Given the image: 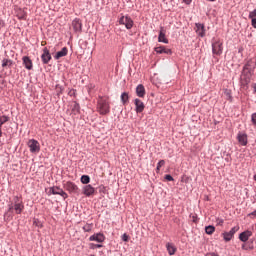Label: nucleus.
I'll list each match as a JSON object with an SVG mask.
<instances>
[{
    "label": "nucleus",
    "instance_id": "obj_24",
    "mask_svg": "<svg viewBox=\"0 0 256 256\" xmlns=\"http://www.w3.org/2000/svg\"><path fill=\"white\" fill-rule=\"evenodd\" d=\"M81 183H83V185H89V183L91 182V178L89 177V175H83L80 178Z\"/></svg>",
    "mask_w": 256,
    "mask_h": 256
},
{
    "label": "nucleus",
    "instance_id": "obj_46",
    "mask_svg": "<svg viewBox=\"0 0 256 256\" xmlns=\"http://www.w3.org/2000/svg\"><path fill=\"white\" fill-rule=\"evenodd\" d=\"M193 221H194V223L197 221V220L195 219V217H193Z\"/></svg>",
    "mask_w": 256,
    "mask_h": 256
},
{
    "label": "nucleus",
    "instance_id": "obj_21",
    "mask_svg": "<svg viewBox=\"0 0 256 256\" xmlns=\"http://www.w3.org/2000/svg\"><path fill=\"white\" fill-rule=\"evenodd\" d=\"M166 249H167L169 255H174L175 253H177V247H175V245H173V243L168 242L166 244Z\"/></svg>",
    "mask_w": 256,
    "mask_h": 256
},
{
    "label": "nucleus",
    "instance_id": "obj_39",
    "mask_svg": "<svg viewBox=\"0 0 256 256\" xmlns=\"http://www.w3.org/2000/svg\"><path fill=\"white\" fill-rule=\"evenodd\" d=\"M183 3H186V5H191V0H182Z\"/></svg>",
    "mask_w": 256,
    "mask_h": 256
},
{
    "label": "nucleus",
    "instance_id": "obj_22",
    "mask_svg": "<svg viewBox=\"0 0 256 256\" xmlns=\"http://www.w3.org/2000/svg\"><path fill=\"white\" fill-rule=\"evenodd\" d=\"M67 53H69V50L67 47H64L61 49V51H58L55 55V59H61V57H66Z\"/></svg>",
    "mask_w": 256,
    "mask_h": 256
},
{
    "label": "nucleus",
    "instance_id": "obj_13",
    "mask_svg": "<svg viewBox=\"0 0 256 256\" xmlns=\"http://www.w3.org/2000/svg\"><path fill=\"white\" fill-rule=\"evenodd\" d=\"M135 107H136V113H143L145 110V104L140 99L136 98L134 100Z\"/></svg>",
    "mask_w": 256,
    "mask_h": 256
},
{
    "label": "nucleus",
    "instance_id": "obj_35",
    "mask_svg": "<svg viewBox=\"0 0 256 256\" xmlns=\"http://www.w3.org/2000/svg\"><path fill=\"white\" fill-rule=\"evenodd\" d=\"M165 179H166V181H173V176L167 174V175H165Z\"/></svg>",
    "mask_w": 256,
    "mask_h": 256
},
{
    "label": "nucleus",
    "instance_id": "obj_36",
    "mask_svg": "<svg viewBox=\"0 0 256 256\" xmlns=\"http://www.w3.org/2000/svg\"><path fill=\"white\" fill-rule=\"evenodd\" d=\"M122 241H125V242L129 241V236L127 234H123Z\"/></svg>",
    "mask_w": 256,
    "mask_h": 256
},
{
    "label": "nucleus",
    "instance_id": "obj_15",
    "mask_svg": "<svg viewBox=\"0 0 256 256\" xmlns=\"http://www.w3.org/2000/svg\"><path fill=\"white\" fill-rule=\"evenodd\" d=\"M253 235V232L246 230L244 232H242L239 235V239L240 241H242L243 243H246V241H249V237H251Z\"/></svg>",
    "mask_w": 256,
    "mask_h": 256
},
{
    "label": "nucleus",
    "instance_id": "obj_16",
    "mask_svg": "<svg viewBox=\"0 0 256 256\" xmlns=\"http://www.w3.org/2000/svg\"><path fill=\"white\" fill-rule=\"evenodd\" d=\"M158 42L159 43H169V39L165 37V29L163 27L160 28L159 36H158Z\"/></svg>",
    "mask_w": 256,
    "mask_h": 256
},
{
    "label": "nucleus",
    "instance_id": "obj_18",
    "mask_svg": "<svg viewBox=\"0 0 256 256\" xmlns=\"http://www.w3.org/2000/svg\"><path fill=\"white\" fill-rule=\"evenodd\" d=\"M237 140L240 143V145H247V134L239 133L237 136Z\"/></svg>",
    "mask_w": 256,
    "mask_h": 256
},
{
    "label": "nucleus",
    "instance_id": "obj_32",
    "mask_svg": "<svg viewBox=\"0 0 256 256\" xmlns=\"http://www.w3.org/2000/svg\"><path fill=\"white\" fill-rule=\"evenodd\" d=\"M101 247H103L101 244H90V249H101Z\"/></svg>",
    "mask_w": 256,
    "mask_h": 256
},
{
    "label": "nucleus",
    "instance_id": "obj_10",
    "mask_svg": "<svg viewBox=\"0 0 256 256\" xmlns=\"http://www.w3.org/2000/svg\"><path fill=\"white\" fill-rule=\"evenodd\" d=\"M72 27L76 33H81V31H83V23H81L79 18L72 21Z\"/></svg>",
    "mask_w": 256,
    "mask_h": 256
},
{
    "label": "nucleus",
    "instance_id": "obj_30",
    "mask_svg": "<svg viewBox=\"0 0 256 256\" xmlns=\"http://www.w3.org/2000/svg\"><path fill=\"white\" fill-rule=\"evenodd\" d=\"M11 65H13V61H11L9 59H4L2 61V67H11Z\"/></svg>",
    "mask_w": 256,
    "mask_h": 256
},
{
    "label": "nucleus",
    "instance_id": "obj_5",
    "mask_svg": "<svg viewBox=\"0 0 256 256\" xmlns=\"http://www.w3.org/2000/svg\"><path fill=\"white\" fill-rule=\"evenodd\" d=\"M237 231H239V226H234L229 232H223L221 236L226 243H229V241L235 237V233H237Z\"/></svg>",
    "mask_w": 256,
    "mask_h": 256
},
{
    "label": "nucleus",
    "instance_id": "obj_6",
    "mask_svg": "<svg viewBox=\"0 0 256 256\" xmlns=\"http://www.w3.org/2000/svg\"><path fill=\"white\" fill-rule=\"evenodd\" d=\"M212 53H213V55H222V53H223V42L221 40H216L212 44Z\"/></svg>",
    "mask_w": 256,
    "mask_h": 256
},
{
    "label": "nucleus",
    "instance_id": "obj_48",
    "mask_svg": "<svg viewBox=\"0 0 256 256\" xmlns=\"http://www.w3.org/2000/svg\"><path fill=\"white\" fill-rule=\"evenodd\" d=\"M254 180L256 181V174L254 175Z\"/></svg>",
    "mask_w": 256,
    "mask_h": 256
},
{
    "label": "nucleus",
    "instance_id": "obj_8",
    "mask_svg": "<svg viewBox=\"0 0 256 256\" xmlns=\"http://www.w3.org/2000/svg\"><path fill=\"white\" fill-rule=\"evenodd\" d=\"M64 189L70 193H79V187L71 181L64 183Z\"/></svg>",
    "mask_w": 256,
    "mask_h": 256
},
{
    "label": "nucleus",
    "instance_id": "obj_45",
    "mask_svg": "<svg viewBox=\"0 0 256 256\" xmlns=\"http://www.w3.org/2000/svg\"><path fill=\"white\" fill-rule=\"evenodd\" d=\"M250 215H254L256 217V210L252 212Z\"/></svg>",
    "mask_w": 256,
    "mask_h": 256
},
{
    "label": "nucleus",
    "instance_id": "obj_40",
    "mask_svg": "<svg viewBox=\"0 0 256 256\" xmlns=\"http://www.w3.org/2000/svg\"><path fill=\"white\" fill-rule=\"evenodd\" d=\"M4 23H3V20H0V29H2V27H4Z\"/></svg>",
    "mask_w": 256,
    "mask_h": 256
},
{
    "label": "nucleus",
    "instance_id": "obj_2",
    "mask_svg": "<svg viewBox=\"0 0 256 256\" xmlns=\"http://www.w3.org/2000/svg\"><path fill=\"white\" fill-rule=\"evenodd\" d=\"M24 209L25 205L23 204V200L21 199V197L15 196L11 203L8 205V212L6 213V215H9V213L21 215Z\"/></svg>",
    "mask_w": 256,
    "mask_h": 256
},
{
    "label": "nucleus",
    "instance_id": "obj_28",
    "mask_svg": "<svg viewBox=\"0 0 256 256\" xmlns=\"http://www.w3.org/2000/svg\"><path fill=\"white\" fill-rule=\"evenodd\" d=\"M83 231L85 233H91L93 231V224H86L83 226Z\"/></svg>",
    "mask_w": 256,
    "mask_h": 256
},
{
    "label": "nucleus",
    "instance_id": "obj_47",
    "mask_svg": "<svg viewBox=\"0 0 256 256\" xmlns=\"http://www.w3.org/2000/svg\"><path fill=\"white\" fill-rule=\"evenodd\" d=\"M193 221H194V223L197 221V220L195 219V217H193Z\"/></svg>",
    "mask_w": 256,
    "mask_h": 256
},
{
    "label": "nucleus",
    "instance_id": "obj_1",
    "mask_svg": "<svg viewBox=\"0 0 256 256\" xmlns=\"http://www.w3.org/2000/svg\"><path fill=\"white\" fill-rule=\"evenodd\" d=\"M256 58L250 59L243 68L242 75L240 77L241 87L247 89V85L251 83V77L255 73Z\"/></svg>",
    "mask_w": 256,
    "mask_h": 256
},
{
    "label": "nucleus",
    "instance_id": "obj_33",
    "mask_svg": "<svg viewBox=\"0 0 256 256\" xmlns=\"http://www.w3.org/2000/svg\"><path fill=\"white\" fill-rule=\"evenodd\" d=\"M249 19H252V21H253V19H256L255 17H256V9H254L253 11H251L250 13H249Z\"/></svg>",
    "mask_w": 256,
    "mask_h": 256
},
{
    "label": "nucleus",
    "instance_id": "obj_4",
    "mask_svg": "<svg viewBox=\"0 0 256 256\" xmlns=\"http://www.w3.org/2000/svg\"><path fill=\"white\" fill-rule=\"evenodd\" d=\"M27 145L30 149V153H34L36 155L41 151V144H39V141L35 139L28 140Z\"/></svg>",
    "mask_w": 256,
    "mask_h": 256
},
{
    "label": "nucleus",
    "instance_id": "obj_9",
    "mask_svg": "<svg viewBox=\"0 0 256 256\" xmlns=\"http://www.w3.org/2000/svg\"><path fill=\"white\" fill-rule=\"evenodd\" d=\"M82 193L86 197H91L92 195H95V188L91 186V184H87L82 188Z\"/></svg>",
    "mask_w": 256,
    "mask_h": 256
},
{
    "label": "nucleus",
    "instance_id": "obj_43",
    "mask_svg": "<svg viewBox=\"0 0 256 256\" xmlns=\"http://www.w3.org/2000/svg\"><path fill=\"white\" fill-rule=\"evenodd\" d=\"M1 127L2 126H0V137H2V135H3V131H1Z\"/></svg>",
    "mask_w": 256,
    "mask_h": 256
},
{
    "label": "nucleus",
    "instance_id": "obj_26",
    "mask_svg": "<svg viewBox=\"0 0 256 256\" xmlns=\"http://www.w3.org/2000/svg\"><path fill=\"white\" fill-rule=\"evenodd\" d=\"M121 101H122L123 105H125L127 103V101H129V93L123 92L121 94Z\"/></svg>",
    "mask_w": 256,
    "mask_h": 256
},
{
    "label": "nucleus",
    "instance_id": "obj_42",
    "mask_svg": "<svg viewBox=\"0 0 256 256\" xmlns=\"http://www.w3.org/2000/svg\"><path fill=\"white\" fill-rule=\"evenodd\" d=\"M254 93H256V84H253Z\"/></svg>",
    "mask_w": 256,
    "mask_h": 256
},
{
    "label": "nucleus",
    "instance_id": "obj_3",
    "mask_svg": "<svg viewBox=\"0 0 256 256\" xmlns=\"http://www.w3.org/2000/svg\"><path fill=\"white\" fill-rule=\"evenodd\" d=\"M97 111L100 115H109L111 112L109 101L103 97H100L97 102Z\"/></svg>",
    "mask_w": 256,
    "mask_h": 256
},
{
    "label": "nucleus",
    "instance_id": "obj_19",
    "mask_svg": "<svg viewBox=\"0 0 256 256\" xmlns=\"http://www.w3.org/2000/svg\"><path fill=\"white\" fill-rule=\"evenodd\" d=\"M196 33L200 37H205V26L203 24H196Z\"/></svg>",
    "mask_w": 256,
    "mask_h": 256
},
{
    "label": "nucleus",
    "instance_id": "obj_27",
    "mask_svg": "<svg viewBox=\"0 0 256 256\" xmlns=\"http://www.w3.org/2000/svg\"><path fill=\"white\" fill-rule=\"evenodd\" d=\"M50 191H51L52 195H60V193L63 191V189H61L59 187H52V188H50Z\"/></svg>",
    "mask_w": 256,
    "mask_h": 256
},
{
    "label": "nucleus",
    "instance_id": "obj_25",
    "mask_svg": "<svg viewBox=\"0 0 256 256\" xmlns=\"http://www.w3.org/2000/svg\"><path fill=\"white\" fill-rule=\"evenodd\" d=\"M205 233L207 235H213V233H215V226H212V225L206 226Z\"/></svg>",
    "mask_w": 256,
    "mask_h": 256
},
{
    "label": "nucleus",
    "instance_id": "obj_49",
    "mask_svg": "<svg viewBox=\"0 0 256 256\" xmlns=\"http://www.w3.org/2000/svg\"><path fill=\"white\" fill-rule=\"evenodd\" d=\"M209 1H215V0H209Z\"/></svg>",
    "mask_w": 256,
    "mask_h": 256
},
{
    "label": "nucleus",
    "instance_id": "obj_44",
    "mask_svg": "<svg viewBox=\"0 0 256 256\" xmlns=\"http://www.w3.org/2000/svg\"><path fill=\"white\" fill-rule=\"evenodd\" d=\"M218 225H223V220H220V221L218 222Z\"/></svg>",
    "mask_w": 256,
    "mask_h": 256
},
{
    "label": "nucleus",
    "instance_id": "obj_31",
    "mask_svg": "<svg viewBox=\"0 0 256 256\" xmlns=\"http://www.w3.org/2000/svg\"><path fill=\"white\" fill-rule=\"evenodd\" d=\"M164 166H165V160H160L156 167V173H159V171H161V167H164Z\"/></svg>",
    "mask_w": 256,
    "mask_h": 256
},
{
    "label": "nucleus",
    "instance_id": "obj_34",
    "mask_svg": "<svg viewBox=\"0 0 256 256\" xmlns=\"http://www.w3.org/2000/svg\"><path fill=\"white\" fill-rule=\"evenodd\" d=\"M61 197H63V199H67V197H69V195L68 194H66V192L65 191H61V193L59 194Z\"/></svg>",
    "mask_w": 256,
    "mask_h": 256
},
{
    "label": "nucleus",
    "instance_id": "obj_38",
    "mask_svg": "<svg viewBox=\"0 0 256 256\" xmlns=\"http://www.w3.org/2000/svg\"><path fill=\"white\" fill-rule=\"evenodd\" d=\"M205 256H219V254L215 252L207 253Z\"/></svg>",
    "mask_w": 256,
    "mask_h": 256
},
{
    "label": "nucleus",
    "instance_id": "obj_7",
    "mask_svg": "<svg viewBox=\"0 0 256 256\" xmlns=\"http://www.w3.org/2000/svg\"><path fill=\"white\" fill-rule=\"evenodd\" d=\"M120 25H125L126 29H132L133 28V19L129 16H122L119 19Z\"/></svg>",
    "mask_w": 256,
    "mask_h": 256
},
{
    "label": "nucleus",
    "instance_id": "obj_14",
    "mask_svg": "<svg viewBox=\"0 0 256 256\" xmlns=\"http://www.w3.org/2000/svg\"><path fill=\"white\" fill-rule=\"evenodd\" d=\"M22 61L25 69H28V71H31V69H33V61H31V58H29V56H24L22 58Z\"/></svg>",
    "mask_w": 256,
    "mask_h": 256
},
{
    "label": "nucleus",
    "instance_id": "obj_29",
    "mask_svg": "<svg viewBox=\"0 0 256 256\" xmlns=\"http://www.w3.org/2000/svg\"><path fill=\"white\" fill-rule=\"evenodd\" d=\"M7 121H9V117L8 116H0V127H3V125H5V123H7Z\"/></svg>",
    "mask_w": 256,
    "mask_h": 256
},
{
    "label": "nucleus",
    "instance_id": "obj_37",
    "mask_svg": "<svg viewBox=\"0 0 256 256\" xmlns=\"http://www.w3.org/2000/svg\"><path fill=\"white\" fill-rule=\"evenodd\" d=\"M251 25L256 29V18L251 20Z\"/></svg>",
    "mask_w": 256,
    "mask_h": 256
},
{
    "label": "nucleus",
    "instance_id": "obj_12",
    "mask_svg": "<svg viewBox=\"0 0 256 256\" xmlns=\"http://www.w3.org/2000/svg\"><path fill=\"white\" fill-rule=\"evenodd\" d=\"M41 59L44 63V65H47L51 61V53L49 52V49L44 48L43 54L41 55Z\"/></svg>",
    "mask_w": 256,
    "mask_h": 256
},
{
    "label": "nucleus",
    "instance_id": "obj_20",
    "mask_svg": "<svg viewBox=\"0 0 256 256\" xmlns=\"http://www.w3.org/2000/svg\"><path fill=\"white\" fill-rule=\"evenodd\" d=\"M136 95L141 98L145 97V86L142 84L138 85L136 87Z\"/></svg>",
    "mask_w": 256,
    "mask_h": 256
},
{
    "label": "nucleus",
    "instance_id": "obj_17",
    "mask_svg": "<svg viewBox=\"0 0 256 256\" xmlns=\"http://www.w3.org/2000/svg\"><path fill=\"white\" fill-rule=\"evenodd\" d=\"M154 51L158 53L159 55H162V53H165L166 55H171L173 52L171 49L165 48V46H159L154 48Z\"/></svg>",
    "mask_w": 256,
    "mask_h": 256
},
{
    "label": "nucleus",
    "instance_id": "obj_23",
    "mask_svg": "<svg viewBox=\"0 0 256 256\" xmlns=\"http://www.w3.org/2000/svg\"><path fill=\"white\" fill-rule=\"evenodd\" d=\"M79 111H81V106H79V103L73 102L72 113H74V115H77V113H79Z\"/></svg>",
    "mask_w": 256,
    "mask_h": 256
},
{
    "label": "nucleus",
    "instance_id": "obj_41",
    "mask_svg": "<svg viewBox=\"0 0 256 256\" xmlns=\"http://www.w3.org/2000/svg\"><path fill=\"white\" fill-rule=\"evenodd\" d=\"M69 95H75V90H71V91L69 92Z\"/></svg>",
    "mask_w": 256,
    "mask_h": 256
},
{
    "label": "nucleus",
    "instance_id": "obj_11",
    "mask_svg": "<svg viewBox=\"0 0 256 256\" xmlns=\"http://www.w3.org/2000/svg\"><path fill=\"white\" fill-rule=\"evenodd\" d=\"M89 241H96L97 243H103L105 241V235L103 233H96L89 237Z\"/></svg>",
    "mask_w": 256,
    "mask_h": 256
}]
</instances>
